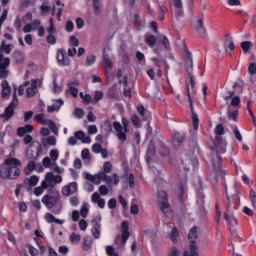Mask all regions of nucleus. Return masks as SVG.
Wrapping results in <instances>:
<instances>
[{
  "mask_svg": "<svg viewBox=\"0 0 256 256\" xmlns=\"http://www.w3.org/2000/svg\"><path fill=\"white\" fill-rule=\"evenodd\" d=\"M214 147L211 150V155H212V165L213 168L216 171L217 175H221V180H222V185L224 187L225 192L227 193V182L225 178V171L222 170L221 162H222V157L221 155L226 153L227 149V142L224 141L222 135H216L214 138Z\"/></svg>",
  "mask_w": 256,
  "mask_h": 256,
  "instance_id": "obj_1",
  "label": "nucleus"
},
{
  "mask_svg": "<svg viewBox=\"0 0 256 256\" xmlns=\"http://www.w3.org/2000/svg\"><path fill=\"white\" fill-rule=\"evenodd\" d=\"M5 166L0 168V177L2 179H18L20 177L19 166L21 162L17 158H8L4 161Z\"/></svg>",
  "mask_w": 256,
  "mask_h": 256,
  "instance_id": "obj_2",
  "label": "nucleus"
},
{
  "mask_svg": "<svg viewBox=\"0 0 256 256\" xmlns=\"http://www.w3.org/2000/svg\"><path fill=\"white\" fill-rule=\"evenodd\" d=\"M239 207V197L237 195L227 196L226 212L223 214V219L228 223L229 226H238V220L234 216V210Z\"/></svg>",
  "mask_w": 256,
  "mask_h": 256,
  "instance_id": "obj_3",
  "label": "nucleus"
},
{
  "mask_svg": "<svg viewBox=\"0 0 256 256\" xmlns=\"http://www.w3.org/2000/svg\"><path fill=\"white\" fill-rule=\"evenodd\" d=\"M130 121L126 117H122V124L118 121H114L112 123V127H114V131H116V138H118L121 142L127 141V133L130 132Z\"/></svg>",
  "mask_w": 256,
  "mask_h": 256,
  "instance_id": "obj_4",
  "label": "nucleus"
},
{
  "mask_svg": "<svg viewBox=\"0 0 256 256\" xmlns=\"http://www.w3.org/2000/svg\"><path fill=\"white\" fill-rule=\"evenodd\" d=\"M186 93H187V97H188V101H189V108H190V111H191V119H192V125H193V130L194 132L192 133V138L193 139H196L197 138V132H198V129H199V117H198V114L195 113L194 111V104H193V99L191 97V91H190V86L187 85L186 86Z\"/></svg>",
  "mask_w": 256,
  "mask_h": 256,
  "instance_id": "obj_5",
  "label": "nucleus"
},
{
  "mask_svg": "<svg viewBox=\"0 0 256 256\" xmlns=\"http://www.w3.org/2000/svg\"><path fill=\"white\" fill-rule=\"evenodd\" d=\"M183 60H184L185 69L189 76L191 89H194L196 86V81L193 74L190 71L193 68V58H192V53L188 50L187 47H185V55Z\"/></svg>",
  "mask_w": 256,
  "mask_h": 256,
  "instance_id": "obj_6",
  "label": "nucleus"
},
{
  "mask_svg": "<svg viewBox=\"0 0 256 256\" xmlns=\"http://www.w3.org/2000/svg\"><path fill=\"white\" fill-rule=\"evenodd\" d=\"M158 197V206L162 214L167 217L170 212V204L168 199V194L165 191H158L157 193Z\"/></svg>",
  "mask_w": 256,
  "mask_h": 256,
  "instance_id": "obj_7",
  "label": "nucleus"
},
{
  "mask_svg": "<svg viewBox=\"0 0 256 256\" xmlns=\"http://www.w3.org/2000/svg\"><path fill=\"white\" fill-rule=\"evenodd\" d=\"M197 237H198L197 227L193 226L188 233V240L190 241V245H189L190 256H199L198 247L195 241Z\"/></svg>",
  "mask_w": 256,
  "mask_h": 256,
  "instance_id": "obj_8",
  "label": "nucleus"
},
{
  "mask_svg": "<svg viewBox=\"0 0 256 256\" xmlns=\"http://www.w3.org/2000/svg\"><path fill=\"white\" fill-rule=\"evenodd\" d=\"M60 199V194L55 192L44 195L42 198V203L48 210H52L59 203Z\"/></svg>",
  "mask_w": 256,
  "mask_h": 256,
  "instance_id": "obj_9",
  "label": "nucleus"
},
{
  "mask_svg": "<svg viewBox=\"0 0 256 256\" xmlns=\"http://www.w3.org/2000/svg\"><path fill=\"white\" fill-rule=\"evenodd\" d=\"M19 100L17 98V95H13V100L9 104V106L4 110V113L0 115V118H4L5 120H9L14 116L15 107L18 105Z\"/></svg>",
  "mask_w": 256,
  "mask_h": 256,
  "instance_id": "obj_10",
  "label": "nucleus"
},
{
  "mask_svg": "<svg viewBox=\"0 0 256 256\" xmlns=\"http://www.w3.org/2000/svg\"><path fill=\"white\" fill-rule=\"evenodd\" d=\"M101 220H102L101 215H98L91 222L93 226L92 234L96 240L100 239L101 237Z\"/></svg>",
  "mask_w": 256,
  "mask_h": 256,
  "instance_id": "obj_11",
  "label": "nucleus"
},
{
  "mask_svg": "<svg viewBox=\"0 0 256 256\" xmlns=\"http://www.w3.org/2000/svg\"><path fill=\"white\" fill-rule=\"evenodd\" d=\"M10 65V59L4 58V56L0 53V79L7 78L8 76V66Z\"/></svg>",
  "mask_w": 256,
  "mask_h": 256,
  "instance_id": "obj_12",
  "label": "nucleus"
},
{
  "mask_svg": "<svg viewBox=\"0 0 256 256\" xmlns=\"http://www.w3.org/2000/svg\"><path fill=\"white\" fill-rule=\"evenodd\" d=\"M194 30L203 38H206L208 36L207 29L204 26V16H201V18H198V20H196Z\"/></svg>",
  "mask_w": 256,
  "mask_h": 256,
  "instance_id": "obj_13",
  "label": "nucleus"
},
{
  "mask_svg": "<svg viewBox=\"0 0 256 256\" xmlns=\"http://www.w3.org/2000/svg\"><path fill=\"white\" fill-rule=\"evenodd\" d=\"M78 189V184L77 182H71L69 185H66L62 189V194L65 197H69L70 195H74Z\"/></svg>",
  "mask_w": 256,
  "mask_h": 256,
  "instance_id": "obj_14",
  "label": "nucleus"
},
{
  "mask_svg": "<svg viewBox=\"0 0 256 256\" xmlns=\"http://www.w3.org/2000/svg\"><path fill=\"white\" fill-rule=\"evenodd\" d=\"M57 60H58L59 65H61V66H68L70 64V59L66 55V51L64 49L58 50Z\"/></svg>",
  "mask_w": 256,
  "mask_h": 256,
  "instance_id": "obj_15",
  "label": "nucleus"
},
{
  "mask_svg": "<svg viewBox=\"0 0 256 256\" xmlns=\"http://www.w3.org/2000/svg\"><path fill=\"white\" fill-rule=\"evenodd\" d=\"M130 233L124 232L122 235H116V239H114V244L120 246V248H124L127 241L129 240Z\"/></svg>",
  "mask_w": 256,
  "mask_h": 256,
  "instance_id": "obj_16",
  "label": "nucleus"
},
{
  "mask_svg": "<svg viewBox=\"0 0 256 256\" xmlns=\"http://www.w3.org/2000/svg\"><path fill=\"white\" fill-rule=\"evenodd\" d=\"M224 49L226 53H231L232 51L235 50V43L231 36L226 35L225 36V41H224Z\"/></svg>",
  "mask_w": 256,
  "mask_h": 256,
  "instance_id": "obj_17",
  "label": "nucleus"
},
{
  "mask_svg": "<svg viewBox=\"0 0 256 256\" xmlns=\"http://www.w3.org/2000/svg\"><path fill=\"white\" fill-rule=\"evenodd\" d=\"M156 154V147L154 144L150 143L147 151H146V156H145V160L147 163H151L152 161V157Z\"/></svg>",
  "mask_w": 256,
  "mask_h": 256,
  "instance_id": "obj_18",
  "label": "nucleus"
},
{
  "mask_svg": "<svg viewBox=\"0 0 256 256\" xmlns=\"http://www.w3.org/2000/svg\"><path fill=\"white\" fill-rule=\"evenodd\" d=\"M45 221L48 223V224H52V223H55L57 225H63L64 224V220H61V219H57L53 216V214L51 213H46L45 214Z\"/></svg>",
  "mask_w": 256,
  "mask_h": 256,
  "instance_id": "obj_19",
  "label": "nucleus"
},
{
  "mask_svg": "<svg viewBox=\"0 0 256 256\" xmlns=\"http://www.w3.org/2000/svg\"><path fill=\"white\" fill-rule=\"evenodd\" d=\"M34 130V127L30 124L25 125L24 127H19L17 129V135L23 137L27 133H31Z\"/></svg>",
  "mask_w": 256,
  "mask_h": 256,
  "instance_id": "obj_20",
  "label": "nucleus"
},
{
  "mask_svg": "<svg viewBox=\"0 0 256 256\" xmlns=\"http://www.w3.org/2000/svg\"><path fill=\"white\" fill-rule=\"evenodd\" d=\"M84 175L87 181H91L92 183H95V185H100V172L95 175L85 172Z\"/></svg>",
  "mask_w": 256,
  "mask_h": 256,
  "instance_id": "obj_21",
  "label": "nucleus"
},
{
  "mask_svg": "<svg viewBox=\"0 0 256 256\" xmlns=\"http://www.w3.org/2000/svg\"><path fill=\"white\" fill-rule=\"evenodd\" d=\"M144 40L146 45L150 48H153L157 44V38L154 35L146 34Z\"/></svg>",
  "mask_w": 256,
  "mask_h": 256,
  "instance_id": "obj_22",
  "label": "nucleus"
},
{
  "mask_svg": "<svg viewBox=\"0 0 256 256\" xmlns=\"http://www.w3.org/2000/svg\"><path fill=\"white\" fill-rule=\"evenodd\" d=\"M102 181H104L106 185H111V183H113V178L105 174V172H99V185Z\"/></svg>",
  "mask_w": 256,
  "mask_h": 256,
  "instance_id": "obj_23",
  "label": "nucleus"
},
{
  "mask_svg": "<svg viewBox=\"0 0 256 256\" xmlns=\"http://www.w3.org/2000/svg\"><path fill=\"white\" fill-rule=\"evenodd\" d=\"M102 63H104V67L107 69H111L113 67V63L109 58V55L106 54L105 50L102 51Z\"/></svg>",
  "mask_w": 256,
  "mask_h": 256,
  "instance_id": "obj_24",
  "label": "nucleus"
},
{
  "mask_svg": "<svg viewBox=\"0 0 256 256\" xmlns=\"http://www.w3.org/2000/svg\"><path fill=\"white\" fill-rule=\"evenodd\" d=\"M49 185L47 184V182L45 180L42 181L41 186H38L35 188L34 190V194L36 195V197H40V195H42V193H44V189H48Z\"/></svg>",
  "mask_w": 256,
  "mask_h": 256,
  "instance_id": "obj_25",
  "label": "nucleus"
},
{
  "mask_svg": "<svg viewBox=\"0 0 256 256\" xmlns=\"http://www.w3.org/2000/svg\"><path fill=\"white\" fill-rule=\"evenodd\" d=\"M92 245H93L92 237L91 236H86L84 238V241H83V250L85 252H89V250L91 249Z\"/></svg>",
  "mask_w": 256,
  "mask_h": 256,
  "instance_id": "obj_26",
  "label": "nucleus"
},
{
  "mask_svg": "<svg viewBox=\"0 0 256 256\" xmlns=\"http://www.w3.org/2000/svg\"><path fill=\"white\" fill-rule=\"evenodd\" d=\"M63 104H64V101L62 99H59V100L56 101L55 105L48 106L47 111L49 113H53L54 111H59Z\"/></svg>",
  "mask_w": 256,
  "mask_h": 256,
  "instance_id": "obj_27",
  "label": "nucleus"
},
{
  "mask_svg": "<svg viewBox=\"0 0 256 256\" xmlns=\"http://www.w3.org/2000/svg\"><path fill=\"white\" fill-rule=\"evenodd\" d=\"M178 237H179V231H178V228L176 226H174L171 230V233H170V240L173 242V243H177L178 241Z\"/></svg>",
  "mask_w": 256,
  "mask_h": 256,
  "instance_id": "obj_28",
  "label": "nucleus"
},
{
  "mask_svg": "<svg viewBox=\"0 0 256 256\" xmlns=\"http://www.w3.org/2000/svg\"><path fill=\"white\" fill-rule=\"evenodd\" d=\"M221 217H222V210L219 207V204H215V222L217 225H220L221 222Z\"/></svg>",
  "mask_w": 256,
  "mask_h": 256,
  "instance_id": "obj_29",
  "label": "nucleus"
},
{
  "mask_svg": "<svg viewBox=\"0 0 256 256\" xmlns=\"http://www.w3.org/2000/svg\"><path fill=\"white\" fill-rule=\"evenodd\" d=\"M136 111L139 114V116L142 118L143 121H147V116H146V109L143 105H138L136 107Z\"/></svg>",
  "mask_w": 256,
  "mask_h": 256,
  "instance_id": "obj_30",
  "label": "nucleus"
},
{
  "mask_svg": "<svg viewBox=\"0 0 256 256\" xmlns=\"http://www.w3.org/2000/svg\"><path fill=\"white\" fill-rule=\"evenodd\" d=\"M134 27H136V30L138 31L142 30V20L139 14H134Z\"/></svg>",
  "mask_w": 256,
  "mask_h": 256,
  "instance_id": "obj_31",
  "label": "nucleus"
},
{
  "mask_svg": "<svg viewBox=\"0 0 256 256\" xmlns=\"http://www.w3.org/2000/svg\"><path fill=\"white\" fill-rule=\"evenodd\" d=\"M184 139H185L184 133H179V132L173 133V140L176 141L178 144L183 143Z\"/></svg>",
  "mask_w": 256,
  "mask_h": 256,
  "instance_id": "obj_32",
  "label": "nucleus"
},
{
  "mask_svg": "<svg viewBox=\"0 0 256 256\" xmlns=\"http://www.w3.org/2000/svg\"><path fill=\"white\" fill-rule=\"evenodd\" d=\"M25 183H28L29 187H36V185L39 183V178L33 175L29 179H27Z\"/></svg>",
  "mask_w": 256,
  "mask_h": 256,
  "instance_id": "obj_33",
  "label": "nucleus"
},
{
  "mask_svg": "<svg viewBox=\"0 0 256 256\" xmlns=\"http://www.w3.org/2000/svg\"><path fill=\"white\" fill-rule=\"evenodd\" d=\"M102 129L106 133H112L113 132V127H112V124L109 120L104 121V123L102 124Z\"/></svg>",
  "mask_w": 256,
  "mask_h": 256,
  "instance_id": "obj_34",
  "label": "nucleus"
},
{
  "mask_svg": "<svg viewBox=\"0 0 256 256\" xmlns=\"http://www.w3.org/2000/svg\"><path fill=\"white\" fill-rule=\"evenodd\" d=\"M54 174L52 172H49L47 175H46V183L48 184V187H54Z\"/></svg>",
  "mask_w": 256,
  "mask_h": 256,
  "instance_id": "obj_35",
  "label": "nucleus"
},
{
  "mask_svg": "<svg viewBox=\"0 0 256 256\" xmlns=\"http://www.w3.org/2000/svg\"><path fill=\"white\" fill-rule=\"evenodd\" d=\"M214 133H215V135L223 136L225 134V128H224L223 124L216 125V127L214 129Z\"/></svg>",
  "mask_w": 256,
  "mask_h": 256,
  "instance_id": "obj_36",
  "label": "nucleus"
},
{
  "mask_svg": "<svg viewBox=\"0 0 256 256\" xmlns=\"http://www.w3.org/2000/svg\"><path fill=\"white\" fill-rule=\"evenodd\" d=\"M112 167H113L112 163L110 161H106L104 162L103 171H100V173H104V174L111 173Z\"/></svg>",
  "mask_w": 256,
  "mask_h": 256,
  "instance_id": "obj_37",
  "label": "nucleus"
},
{
  "mask_svg": "<svg viewBox=\"0 0 256 256\" xmlns=\"http://www.w3.org/2000/svg\"><path fill=\"white\" fill-rule=\"evenodd\" d=\"M80 97L83 99V103L85 105H89L92 103V96L90 94L84 95L82 92L80 93Z\"/></svg>",
  "mask_w": 256,
  "mask_h": 256,
  "instance_id": "obj_38",
  "label": "nucleus"
},
{
  "mask_svg": "<svg viewBox=\"0 0 256 256\" xmlns=\"http://www.w3.org/2000/svg\"><path fill=\"white\" fill-rule=\"evenodd\" d=\"M251 47H252V42H250V41H244V42L241 43V48H242L244 53L249 52Z\"/></svg>",
  "mask_w": 256,
  "mask_h": 256,
  "instance_id": "obj_39",
  "label": "nucleus"
},
{
  "mask_svg": "<svg viewBox=\"0 0 256 256\" xmlns=\"http://www.w3.org/2000/svg\"><path fill=\"white\" fill-rule=\"evenodd\" d=\"M106 255L119 256V254L117 252H115V248L111 245L106 246Z\"/></svg>",
  "mask_w": 256,
  "mask_h": 256,
  "instance_id": "obj_40",
  "label": "nucleus"
},
{
  "mask_svg": "<svg viewBox=\"0 0 256 256\" xmlns=\"http://www.w3.org/2000/svg\"><path fill=\"white\" fill-rule=\"evenodd\" d=\"M40 10L43 15H47L52 10V8L51 6H48L46 2H44L42 6H40Z\"/></svg>",
  "mask_w": 256,
  "mask_h": 256,
  "instance_id": "obj_41",
  "label": "nucleus"
},
{
  "mask_svg": "<svg viewBox=\"0 0 256 256\" xmlns=\"http://www.w3.org/2000/svg\"><path fill=\"white\" fill-rule=\"evenodd\" d=\"M118 203H120V205H122V208L124 210L128 209V202L125 200V198L123 197V195H119L118 196Z\"/></svg>",
  "mask_w": 256,
  "mask_h": 256,
  "instance_id": "obj_42",
  "label": "nucleus"
},
{
  "mask_svg": "<svg viewBox=\"0 0 256 256\" xmlns=\"http://www.w3.org/2000/svg\"><path fill=\"white\" fill-rule=\"evenodd\" d=\"M181 251L177 247H171L169 249L168 256H180Z\"/></svg>",
  "mask_w": 256,
  "mask_h": 256,
  "instance_id": "obj_43",
  "label": "nucleus"
},
{
  "mask_svg": "<svg viewBox=\"0 0 256 256\" xmlns=\"http://www.w3.org/2000/svg\"><path fill=\"white\" fill-rule=\"evenodd\" d=\"M96 62V56L95 55H90L87 57L86 59V66L87 67H90L92 66L93 64H95Z\"/></svg>",
  "mask_w": 256,
  "mask_h": 256,
  "instance_id": "obj_44",
  "label": "nucleus"
},
{
  "mask_svg": "<svg viewBox=\"0 0 256 256\" xmlns=\"http://www.w3.org/2000/svg\"><path fill=\"white\" fill-rule=\"evenodd\" d=\"M130 121L135 127H138L141 124L140 118L137 115H132V117H130Z\"/></svg>",
  "mask_w": 256,
  "mask_h": 256,
  "instance_id": "obj_45",
  "label": "nucleus"
},
{
  "mask_svg": "<svg viewBox=\"0 0 256 256\" xmlns=\"http://www.w3.org/2000/svg\"><path fill=\"white\" fill-rule=\"evenodd\" d=\"M160 43L163 45L165 49H170L171 44L167 37L162 36V39L160 40Z\"/></svg>",
  "mask_w": 256,
  "mask_h": 256,
  "instance_id": "obj_46",
  "label": "nucleus"
},
{
  "mask_svg": "<svg viewBox=\"0 0 256 256\" xmlns=\"http://www.w3.org/2000/svg\"><path fill=\"white\" fill-rule=\"evenodd\" d=\"M250 201L252 203V206L256 208V192L254 190H250L249 192Z\"/></svg>",
  "mask_w": 256,
  "mask_h": 256,
  "instance_id": "obj_47",
  "label": "nucleus"
},
{
  "mask_svg": "<svg viewBox=\"0 0 256 256\" xmlns=\"http://www.w3.org/2000/svg\"><path fill=\"white\" fill-rule=\"evenodd\" d=\"M34 120H35L36 122H38V123L43 124V125L46 124L45 115H44V114L35 115Z\"/></svg>",
  "mask_w": 256,
  "mask_h": 256,
  "instance_id": "obj_48",
  "label": "nucleus"
},
{
  "mask_svg": "<svg viewBox=\"0 0 256 256\" xmlns=\"http://www.w3.org/2000/svg\"><path fill=\"white\" fill-rule=\"evenodd\" d=\"M80 240H81L80 234H76L75 232H73V233L71 234V236H70V241H71L72 243H79Z\"/></svg>",
  "mask_w": 256,
  "mask_h": 256,
  "instance_id": "obj_49",
  "label": "nucleus"
},
{
  "mask_svg": "<svg viewBox=\"0 0 256 256\" xmlns=\"http://www.w3.org/2000/svg\"><path fill=\"white\" fill-rule=\"evenodd\" d=\"M46 41L49 45H55L57 43V39L55 38L54 34L48 35L46 37Z\"/></svg>",
  "mask_w": 256,
  "mask_h": 256,
  "instance_id": "obj_50",
  "label": "nucleus"
},
{
  "mask_svg": "<svg viewBox=\"0 0 256 256\" xmlns=\"http://www.w3.org/2000/svg\"><path fill=\"white\" fill-rule=\"evenodd\" d=\"M117 207V200L115 198H112L108 200V209L114 210Z\"/></svg>",
  "mask_w": 256,
  "mask_h": 256,
  "instance_id": "obj_51",
  "label": "nucleus"
},
{
  "mask_svg": "<svg viewBox=\"0 0 256 256\" xmlns=\"http://www.w3.org/2000/svg\"><path fill=\"white\" fill-rule=\"evenodd\" d=\"M241 104V98L238 96H234L231 100V106L238 107Z\"/></svg>",
  "mask_w": 256,
  "mask_h": 256,
  "instance_id": "obj_52",
  "label": "nucleus"
},
{
  "mask_svg": "<svg viewBox=\"0 0 256 256\" xmlns=\"http://www.w3.org/2000/svg\"><path fill=\"white\" fill-rule=\"evenodd\" d=\"M11 88H4L1 91V96L3 99H7L10 96Z\"/></svg>",
  "mask_w": 256,
  "mask_h": 256,
  "instance_id": "obj_53",
  "label": "nucleus"
},
{
  "mask_svg": "<svg viewBox=\"0 0 256 256\" xmlns=\"http://www.w3.org/2000/svg\"><path fill=\"white\" fill-rule=\"evenodd\" d=\"M99 193L102 196L108 195V193H109L108 187L106 185H100Z\"/></svg>",
  "mask_w": 256,
  "mask_h": 256,
  "instance_id": "obj_54",
  "label": "nucleus"
},
{
  "mask_svg": "<svg viewBox=\"0 0 256 256\" xmlns=\"http://www.w3.org/2000/svg\"><path fill=\"white\" fill-rule=\"evenodd\" d=\"M74 115L78 118V119H82L85 115L84 111L80 108H76L74 111Z\"/></svg>",
  "mask_w": 256,
  "mask_h": 256,
  "instance_id": "obj_55",
  "label": "nucleus"
},
{
  "mask_svg": "<svg viewBox=\"0 0 256 256\" xmlns=\"http://www.w3.org/2000/svg\"><path fill=\"white\" fill-rule=\"evenodd\" d=\"M79 228L81 231H86L88 228V223L86 222L85 219H81L79 222Z\"/></svg>",
  "mask_w": 256,
  "mask_h": 256,
  "instance_id": "obj_56",
  "label": "nucleus"
},
{
  "mask_svg": "<svg viewBox=\"0 0 256 256\" xmlns=\"http://www.w3.org/2000/svg\"><path fill=\"white\" fill-rule=\"evenodd\" d=\"M93 7L95 14L98 15L100 11V0H93Z\"/></svg>",
  "mask_w": 256,
  "mask_h": 256,
  "instance_id": "obj_57",
  "label": "nucleus"
},
{
  "mask_svg": "<svg viewBox=\"0 0 256 256\" xmlns=\"http://www.w3.org/2000/svg\"><path fill=\"white\" fill-rule=\"evenodd\" d=\"M74 30V23L72 22V20H68L66 23V31L68 33H71Z\"/></svg>",
  "mask_w": 256,
  "mask_h": 256,
  "instance_id": "obj_58",
  "label": "nucleus"
},
{
  "mask_svg": "<svg viewBox=\"0 0 256 256\" xmlns=\"http://www.w3.org/2000/svg\"><path fill=\"white\" fill-rule=\"evenodd\" d=\"M248 73L251 75H255L256 74V63H251L248 66Z\"/></svg>",
  "mask_w": 256,
  "mask_h": 256,
  "instance_id": "obj_59",
  "label": "nucleus"
},
{
  "mask_svg": "<svg viewBox=\"0 0 256 256\" xmlns=\"http://www.w3.org/2000/svg\"><path fill=\"white\" fill-rule=\"evenodd\" d=\"M102 149L103 148H102L101 144H99V143L94 144L92 147V151L96 154H99L102 151Z\"/></svg>",
  "mask_w": 256,
  "mask_h": 256,
  "instance_id": "obj_60",
  "label": "nucleus"
},
{
  "mask_svg": "<svg viewBox=\"0 0 256 256\" xmlns=\"http://www.w3.org/2000/svg\"><path fill=\"white\" fill-rule=\"evenodd\" d=\"M103 96H104L103 92H101V91H96L95 97H94V101H95L96 103L99 102V101H101V100L103 99Z\"/></svg>",
  "mask_w": 256,
  "mask_h": 256,
  "instance_id": "obj_61",
  "label": "nucleus"
},
{
  "mask_svg": "<svg viewBox=\"0 0 256 256\" xmlns=\"http://www.w3.org/2000/svg\"><path fill=\"white\" fill-rule=\"evenodd\" d=\"M26 95L28 98H32V97L36 96V92L33 88L29 87L26 90Z\"/></svg>",
  "mask_w": 256,
  "mask_h": 256,
  "instance_id": "obj_62",
  "label": "nucleus"
},
{
  "mask_svg": "<svg viewBox=\"0 0 256 256\" xmlns=\"http://www.w3.org/2000/svg\"><path fill=\"white\" fill-rule=\"evenodd\" d=\"M1 50L3 52H5L6 54H10L11 53V46L10 45H5V43L3 42L1 45Z\"/></svg>",
  "mask_w": 256,
  "mask_h": 256,
  "instance_id": "obj_63",
  "label": "nucleus"
},
{
  "mask_svg": "<svg viewBox=\"0 0 256 256\" xmlns=\"http://www.w3.org/2000/svg\"><path fill=\"white\" fill-rule=\"evenodd\" d=\"M50 156L53 161H56L59 157V152L57 150H51L50 151Z\"/></svg>",
  "mask_w": 256,
  "mask_h": 256,
  "instance_id": "obj_64",
  "label": "nucleus"
}]
</instances>
